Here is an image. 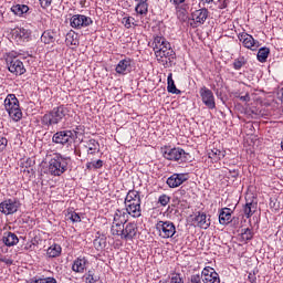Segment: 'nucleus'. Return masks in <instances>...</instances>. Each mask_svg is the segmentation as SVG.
<instances>
[{
  "instance_id": "nucleus-6",
  "label": "nucleus",
  "mask_w": 283,
  "mask_h": 283,
  "mask_svg": "<svg viewBox=\"0 0 283 283\" xmlns=\"http://www.w3.org/2000/svg\"><path fill=\"white\" fill-rule=\"evenodd\" d=\"M7 65L9 72H11V74H15V76L25 74V66L23 65V62L17 57L7 59Z\"/></svg>"
},
{
  "instance_id": "nucleus-16",
  "label": "nucleus",
  "mask_w": 283,
  "mask_h": 283,
  "mask_svg": "<svg viewBox=\"0 0 283 283\" xmlns=\"http://www.w3.org/2000/svg\"><path fill=\"white\" fill-rule=\"evenodd\" d=\"M207 19H209V10L207 8L192 12V21H195V23H200L202 25Z\"/></svg>"
},
{
  "instance_id": "nucleus-20",
  "label": "nucleus",
  "mask_w": 283,
  "mask_h": 283,
  "mask_svg": "<svg viewBox=\"0 0 283 283\" xmlns=\"http://www.w3.org/2000/svg\"><path fill=\"white\" fill-rule=\"evenodd\" d=\"M4 107L7 112L10 109H17L19 106V99L17 98V95L14 94H9L6 99H4Z\"/></svg>"
},
{
  "instance_id": "nucleus-17",
  "label": "nucleus",
  "mask_w": 283,
  "mask_h": 283,
  "mask_svg": "<svg viewBox=\"0 0 283 283\" xmlns=\"http://www.w3.org/2000/svg\"><path fill=\"white\" fill-rule=\"evenodd\" d=\"M11 36L15 41H28L30 39V31L24 28H17L11 31Z\"/></svg>"
},
{
  "instance_id": "nucleus-10",
  "label": "nucleus",
  "mask_w": 283,
  "mask_h": 283,
  "mask_svg": "<svg viewBox=\"0 0 283 283\" xmlns=\"http://www.w3.org/2000/svg\"><path fill=\"white\" fill-rule=\"evenodd\" d=\"M203 283H220V274L211 266H206L201 272Z\"/></svg>"
},
{
  "instance_id": "nucleus-29",
  "label": "nucleus",
  "mask_w": 283,
  "mask_h": 283,
  "mask_svg": "<svg viewBox=\"0 0 283 283\" xmlns=\"http://www.w3.org/2000/svg\"><path fill=\"white\" fill-rule=\"evenodd\" d=\"M167 83H168L167 90H168L169 94H180L181 93L180 90H178L176 87V83L174 82L172 73L168 74Z\"/></svg>"
},
{
  "instance_id": "nucleus-52",
  "label": "nucleus",
  "mask_w": 283,
  "mask_h": 283,
  "mask_svg": "<svg viewBox=\"0 0 283 283\" xmlns=\"http://www.w3.org/2000/svg\"><path fill=\"white\" fill-rule=\"evenodd\" d=\"M157 50H163L164 52H168V50H171V44L169 42H165L160 49Z\"/></svg>"
},
{
  "instance_id": "nucleus-14",
  "label": "nucleus",
  "mask_w": 283,
  "mask_h": 283,
  "mask_svg": "<svg viewBox=\"0 0 283 283\" xmlns=\"http://www.w3.org/2000/svg\"><path fill=\"white\" fill-rule=\"evenodd\" d=\"M155 55L157 56L158 61H161L163 63H172L174 59H176V52L174 49L168 51L155 50Z\"/></svg>"
},
{
  "instance_id": "nucleus-8",
  "label": "nucleus",
  "mask_w": 283,
  "mask_h": 283,
  "mask_svg": "<svg viewBox=\"0 0 283 283\" xmlns=\"http://www.w3.org/2000/svg\"><path fill=\"white\" fill-rule=\"evenodd\" d=\"M201 96V101L208 109H216V97L213 96V92L206 86H202L199 91Z\"/></svg>"
},
{
  "instance_id": "nucleus-3",
  "label": "nucleus",
  "mask_w": 283,
  "mask_h": 283,
  "mask_svg": "<svg viewBox=\"0 0 283 283\" xmlns=\"http://www.w3.org/2000/svg\"><path fill=\"white\" fill-rule=\"evenodd\" d=\"M163 156L166 160H181V163L189 160V153H186L182 148H165Z\"/></svg>"
},
{
  "instance_id": "nucleus-31",
  "label": "nucleus",
  "mask_w": 283,
  "mask_h": 283,
  "mask_svg": "<svg viewBox=\"0 0 283 283\" xmlns=\"http://www.w3.org/2000/svg\"><path fill=\"white\" fill-rule=\"evenodd\" d=\"M30 10V7L25 4H15L11 8V12L13 14H17V17H22V14H25Z\"/></svg>"
},
{
  "instance_id": "nucleus-44",
  "label": "nucleus",
  "mask_w": 283,
  "mask_h": 283,
  "mask_svg": "<svg viewBox=\"0 0 283 283\" xmlns=\"http://www.w3.org/2000/svg\"><path fill=\"white\" fill-rule=\"evenodd\" d=\"M30 283H56V279L54 277L32 279Z\"/></svg>"
},
{
  "instance_id": "nucleus-9",
  "label": "nucleus",
  "mask_w": 283,
  "mask_h": 283,
  "mask_svg": "<svg viewBox=\"0 0 283 283\" xmlns=\"http://www.w3.org/2000/svg\"><path fill=\"white\" fill-rule=\"evenodd\" d=\"M52 142L56 145H67V143H74L72 137V130H60L52 137Z\"/></svg>"
},
{
  "instance_id": "nucleus-11",
  "label": "nucleus",
  "mask_w": 283,
  "mask_h": 283,
  "mask_svg": "<svg viewBox=\"0 0 283 283\" xmlns=\"http://www.w3.org/2000/svg\"><path fill=\"white\" fill-rule=\"evenodd\" d=\"M93 21L92 18L76 14L71 18V28H87V25H92Z\"/></svg>"
},
{
  "instance_id": "nucleus-56",
  "label": "nucleus",
  "mask_w": 283,
  "mask_h": 283,
  "mask_svg": "<svg viewBox=\"0 0 283 283\" xmlns=\"http://www.w3.org/2000/svg\"><path fill=\"white\" fill-rule=\"evenodd\" d=\"M248 279H249V282H251V283H256L258 282V279L255 277V274L250 273Z\"/></svg>"
},
{
  "instance_id": "nucleus-21",
  "label": "nucleus",
  "mask_w": 283,
  "mask_h": 283,
  "mask_svg": "<svg viewBox=\"0 0 283 283\" xmlns=\"http://www.w3.org/2000/svg\"><path fill=\"white\" fill-rule=\"evenodd\" d=\"M128 220L129 219H128L127 212H125V210H116V212L114 214L113 224H122L124 227V224H127Z\"/></svg>"
},
{
  "instance_id": "nucleus-13",
  "label": "nucleus",
  "mask_w": 283,
  "mask_h": 283,
  "mask_svg": "<svg viewBox=\"0 0 283 283\" xmlns=\"http://www.w3.org/2000/svg\"><path fill=\"white\" fill-rule=\"evenodd\" d=\"M138 233V226L135 222H128L123 226L122 240H134Z\"/></svg>"
},
{
  "instance_id": "nucleus-37",
  "label": "nucleus",
  "mask_w": 283,
  "mask_h": 283,
  "mask_svg": "<svg viewBox=\"0 0 283 283\" xmlns=\"http://www.w3.org/2000/svg\"><path fill=\"white\" fill-rule=\"evenodd\" d=\"M148 8L149 6L147 4V2L142 1L136 6L135 11L137 12V14H147Z\"/></svg>"
},
{
  "instance_id": "nucleus-59",
  "label": "nucleus",
  "mask_w": 283,
  "mask_h": 283,
  "mask_svg": "<svg viewBox=\"0 0 283 283\" xmlns=\"http://www.w3.org/2000/svg\"><path fill=\"white\" fill-rule=\"evenodd\" d=\"M203 3H212L213 0H201Z\"/></svg>"
},
{
  "instance_id": "nucleus-27",
  "label": "nucleus",
  "mask_w": 283,
  "mask_h": 283,
  "mask_svg": "<svg viewBox=\"0 0 283 283\" xmlns=\"http://www.w3.org/2000/svg\"><path fill=\"white\" fill-rule=\"evenodd\" d=\"M85 264H87V260H85V258L77 259L72 265V271L75 273H83V271H85Z\"/></svg>"
},
{
  "instance_id": "nucleus-45",
  "label": "nucleus",
  "mask_w": 283,
  "mask_h": 283,
  "mask_svg": "<svg viewBox=\"0 0 283 283\" xmlns=\"http://www.w3.org/2000/svg\"><path fill=\"white\" fill-rule=\"evenodd\" d=\"M171 200V198H169V196L167 195H161L158 199L159 205H161V207H167V205H169V201Z\"/></svg>"
},
{
  "instance_id": "nucleus-46",
  "label": "nucleus",
  "mask_w": 283,
  "mask_h": 283,
  "mask_svg": "<svg viewBox=\"0 0 283 283\" xmlns=\"http://www.w3.org/2000/svg\"><path fill=\"white\" fill-rule=\"evenodd\" d=\"M67 217L72 222H81V216H78L76 212H69Z\"/></svg>"
},
{
  "instance_id": "nucleus-34",
  "label": "nucleus",
  "mask_w": 283,
  "mask_h": 283,
  "mask_svg": "<svg viewBox=\"0 0 283 283\" xmlns=\"http://www.w3.org/2000/svg\"><path fill=\"white\" fill-rule=\"evenodd\" d=\"M61 251H62L61 245L53 244L48 249L46 253L49 258H59V255H61Z\"/></svg>"
},
{
  "instance_id": "nucleus-22",
  "label": "nucleus",
  "mask_w": 283,
  "mask_h": 283,
  "mask_svg": "<svg viewBox=\"0 0 283 283\" xmlns=\"http://www.w3.org/2000/svg\"><path fill=\"white\" fill-rule=\"evenodd\" d=\"M85 148L87 149L88 156L98 154V151H101V145L98 142H96V139H88L86 142Z\"/></svg>"
},
{
  "instance_id": "nucleus-50",
  "label": "nucleus",
  "mask_w": 283,
  "mask_h": 283,
  "mask_svg": "<svg viewBox=\"0 0 283 283\" xmlns=\"http://www.w3.org/2000/svg\"><path fill=\"white\" fill-rule=\"evenodd\" d=\"M122 23L125 25V28L129 29L132 28V18H123Z\"/></svg>"
},
{
  "instance_id": "nucleus-12",
  "label": "nucleus",
  "mask_w": 283,
  "mask_h": 283,
  "mask_svg": "<svg viewBox=\"0 0 283 283\" xmlns=\"http://www.w3.org/2000/svg\"><path fill=\"white\" fill-rule=\"evenodd\" d=\"M239 41H241L248 50H252L253 52L260 48V42L253 39L249 33L239 34Z\"/></svg>"
},
{
  "instance_id": "nucleus-4",
  "label": "nucleus",
  "mask_w": 283,
  "mask_h": 283,
  "mask_svg": "<svg viewBox=\"0 0 283 283\" xmlns=\"http://www.w3.org/2000/svg\"><path fill=\"white\" fill-rule=\"evenodd\" d=\"M156 229L161 238H174L176 235V226L171 221H159Z\"/></svg>"
},
{
  "instance_id": "nucleus-25",
  "label": "nucleus",
  "mask_w": 283,
  "mask_h": 283,
  "mask_svg": "<svg viewBox=\"0 0 283 283\" xmlns=\"http://www.w3.org/2000/svg\"><path fill=\"white\" fill-rule=\"evenodd\" d=\"M54 31L52 30H46L42 33L41 35V41L42 43H44L45 45H50L52 43H54V41H56V38Z\"/></svg>"
},
{
  "instance_id": "nucleus-41",
  "label": "nucleus",
  "mask_w": 283,
  "mask_h": 283,
  "mask_svg": "<svg viewBox=\"0 0 283 283\" xmlns=\"http://www.w3.org/2000/svg\"><path fill=\"white\" fill-rule=\"evenodd\" d=\"M244 65H247V59H244V57H239V59L234 60V62H233L234 70H242V67H244Z\"/></svg>"
},
{
  "instance_id": "nucleus-55",
  "label": "nucleus",
  "mask_w": 283,
  "mask_h": 283,
  "mask_svg": "<svg viewBox=\"0 0 283 283\" xmlns=\"http://www.w3.org/2000/svg\"><path fill=\"white\" fill-rule=\"evenodd\" d=\"M218 8H219V10H224V8H227V1L220 0V1H219V4H218Z\"/></svg>"
},
{
  "instance_id": "nucleus-47",
  "label": "nucleus",
  "mask_w": 283,
  "mask_h": 283,
  "mask_svg": "<svg viewBox=\"0 0 283 283\" xmlns=\"http://www.w3.org/2000/svg\"><path fill=\"white\" fill-rule=\"evenodd\" d=\"M190 283H202V274H193L190 276Z\"/></svg>"
},
{
  "instance_id": "nucleus-18",
  "label": "nucleus",
  "mask_w": 283,
  "mask_h": 283,
  "mask_svg": "<svg viewBox=\"0 0 283 283\" xmlns=\"http://www.w3.org/2000/svg\"><path fill=\"white\" fill-rule=\"evenodd\" d=\"M2 242L6 247H15V244H19V237L14 232H4Z\"/></svg>"
},
{
  "instance_id": "nucleus-33",
  "label": "nucleus",
  "mask_w": 283,
  "mask_h": 283,
  "mask_svg": "<svg viewBox=\"0 0 283 283\" xmlns=\"http://www.w3.org/2000/svg\"><path fill=\"white\" fill-rule=\"evenodd\" d=\"M256 209H258V203H253V202L245 203V206L243 208L245 217L251 218V216H253V213L255 212Z\"/></svg>"
},
{
  "instance_id": "nucleus-38",
  "label": "nucleus",
  "mask_w": 283,
  "mask_h": 283,
  "mask_svg": "<svg viewBox=\"0 0 283 283\" xmlns=\"http://www.w3.org/2000/svg\"><path fill=\"white\" fill-rule=\"evenodd\" d=\"M112 235H119L123 239V224H113L111 228Z\"/></svg>"
},
{
  "instance_id": "nucleus-35",
  "label": "nucleus",
  "mask_w": 283,
  "mask_h": 283,
  "mask_svg": "<svg viewBox=\"0 0 283 283\" xmlns=\"http://www.w3.org/2000/svg\"><path fill=\"white\" fill-rule=\"evenodd\" d=\"M93 244L97 251L107 247V239L105 237H98L93 241Z\"/></svg>"
},
{
  "instance_id": "nucleus-26",
  "label": "nucleus",
  "mask_w": 283,
  "mask_h": 283,
  "mask_svg": "<svg viewBox=\"0 0 283 283\" xmlns=\"http://www.w3.org/2000/svg\"><path fill=\"white\" fill-rule=\"evenodd\" d=\"M195 221L197 222V227H200V229H209L211 227V222L207 221V214L206 213H199Z\"/></svg>"
},
{
  "instance_id": "nucleus-1",
  "label": "nucleus",
  "mask_w": 283,
  "mask_h": 283,
  "mask_svg": "<svg viewBox=\"0 0 283 283\" xmlns=\"http://www.w3.org/2000/svg\"><path fill=\"white\" fill-rule=\"evenodd\" d=\"M67 114H70L67 107H55L50 113H46L44 116H42V125H45L46 127L59 125V123H63L65 120V116H67Z\"/></svg>"
},
{
  "instance_id": "nucleus-61",
  "label": "nucleus",
  "mask_w": 283,
  "mask_h": 283,
  "mask_svg": "<svg viewBox=\"0 0 283 283\" xmlns=\"http://www.w3.org/2000/svg\"><path fill=\"white\" fill-rule=\"evenodd\" d=\"M1 250H2V253H3V248H1Z\"/></svg>"
},
{
  "instance_id": "nucleus-39",
  "label": "nucleus",
  "mask_w": 283,
  "mask_h": 283,
  "mask_svg": "<svg viewBox=\"0 0 283 283\" xmlns=\"http://www.w3.org/2000/svg\"><path fill=\"white\" fill-rule=\"evenodd\" d=\"M241 238L242 240H244L245 242H249V240L253 239V231H251V229L245 228L241 230Z\"/></svg>"
},
{
  "instance_id": "nucleus-62",
  "label": "nucleus",
  "mask_w": 283,
  "mask_h": 283,
  "mask_svg": "<svg viewBox=\"0 0 283 283\" xmlns=\"http://www.w3.org/2000/svg\"><path fill=\"white\" fill-rule=\"evenodd\" d=\"M4 251H8V248H6V250Z\"/></svg>"
},
{
  "instance_id": "nucleus-53",
  "label": "nucleus",
  "mask_w": 283,
  "mask_h": 283,
  "mask_svg": "<svg viewBox=\"0 0 283 283\" xmlns=\"http://www.w3.org/2000/svg\"><path fill=\"white\" fill-rule=\"evenodd\" d=\"M239 98L242 101V103H249V101H251V95L247 93L244 96H240Z\"/></svg>"
},
{
  "instance_id": "nucleus-19",
  "label": "nucleus",
  "mask_w": 283,
  "mask_h": 283,
  "mask_svg": "<svg viewBox=\"0 0 283 283\" xmlns=\"http://www.w3.org/2000/svg\"><path fill=\"white\" fill-rule=\"evenodd\" d=\"M115 71L117 74H128V72H132V60L119 61Z\"/></svg>"
},
{
  "instance_id": "nucleus-49",
  "label": "nucleus",
  "mask_w": 283,
  "mask_h": 283,
  "mask_svg": "<svg viewBox=\"0 0 283 283\" xmlns=\"http://www.w3.org/2000/svg\"><path fill=\"white\" fill-rule=\"evenodd\" d=\"M41 8H50L52 6V0H39Z\"/></svg>"
},
{
  "instance_id": "nucleus-57",
  "label": "nucleus",
  "mask_w": 283,
  "mask_h": 283,
  "mask_svg": "<svg viewBox=\"0 0 283 283\" xmlns=\"http://www.w3.org/2000/svg\"><path fill=\"white\" fill-rule=\"evenodd\" d=\"M0 262H4V264H8L10 266L13 261L11 259L0 258Z\"/></svg>"
},
{
  "instance_id": "nucleus-32",
  "label": "nucleus",
  "mask_w": 283,
  "mask_h": 283,
  "mask_svg": "<svg viewBox=\"0 0 283 283\" xmlns=\"http://www.w3.org/2000/svg\"><path fill=\"white\" fill-rule=\"evenodd\" d=\"M142 202L140 201V192L136 190H129L128 193L126 195L125 201L124 202Z\"/></svg>"
},
{
  "instance_id": "nucleus-36",
  "label": "nucleus",
  "mask_w": 283,
  "mask_h": 283,
  "mask_svg": "<svg viewBox=\"0 0 283 283\" xmlns=\"http://www.w3.org/2000/svg\"><path fill=\"white\" fill-rule=\"evenodd\" d=\"M85 134V126H76L75 129L71 130V136L73 140H76V138H81Z\"/></svg>"
},
{
  "instance_id": "nucleus-58",
  "label": "nucleus",
  "mask_w": 283,
  "mask_h": 283,
  "mask_svg": "<svg viewBox=\"0 0 283 283\" xmlns=\"http://www.w3.org/2000/svg\"><path fill=\"white\" fill-rule=\"evenodd\" d=\"M186 0H172L174 6H180L185 3Z\"/></svg>"
},
{
  "instance_id": "nucleus-63",
  "label": "nucleus",
  "mask_w": 283,
  "mask_h": 283,
  "mask_svg": "<svg viewBox=\"0 0 283 283\" xmlns=\"http://www.w3.org/2000/svg\"><path fill=\"white\" fill-rule=\"evenodd\" d=\"M4 251H8V248H6V250Z\"/></svg>"
},
{
  "instance_id": "nucleus-51",
  "label": "nucleus",
  "mask_w": 283,
  "mask_h": 283,
  "mask_svg": "<svg viewBox=\"0 0 283 283\" xmlns=\"http://www.w3.org/2000/svg\"><path fill=\"white\" fill-rule=\"evenodd\" d=\"M229 174L231 178H238L240 176V171L238 169H229Z\"/></svg>"
},
{
  "instance_id": "nucleus-42",
  "label": "nucleus",
  "mask_w": 283,
  "mask_h": 283,
  "mask_svg": "<svg viewBox=\"0 0 283 283\" xmlns=\"http://www.w3.org/2000/svg\"><path fill=\"white\" fill-rule=\"evenodd\" d=\"M103 167V160L98 159L97 161H88L86 164V169H101Z\"/></svg>"
},
{
  "instance_id": "nucleus-48",
  "label": "nucleus",
  "mask_w": 283,
  "mask_h": 283,
  "mask_svg": "<svg viewBox=\"0 0 283 283\" xmlns=\"http://www.w3.org/2000/svg\"><path fill=\"white\" fill-rule=\"evenodd\" d=\"M8 147V139L6 137L0 136V151H3Z\"/></svg>"
},
{
  "instance_id": "nucleus-2",
  "label": "nucleus",
  "mask_w": 283,
  "mask_h": 283,
  "mask_svg": "<svg viewBox=\"0 0 283 283\" xmlns=\"http://www.w3.org/2000/svg\"><path fill=\"white\" fill-rule=\"evenodd\" d=\"M67 171V161L61 156H55L49 161V174L51 176H63Z\"/></svg>"
},
{
  "instance_id": "nucleus-28",
  "label": "nucleus",
  "mask_w": 283,
  "mask_h": 283,
  "mask_svg": "<svg viewBox=\"0 0 283 283\" xmlns=\"http://www.w3.org/2000/svg\"><path fill=\"white\" fill-rule=\"evenodd\" d=\"M269 54H271V49L263 46L258 51L256 59L260 63H266Z\"/></svg>"
},
{
  "instance_id": "nucleus-30",
  "label": "nucleus",
  "mask_w": 283,
  "mask_h": 283,
  "mask_svg": "<svg viewBox=\"0 0 283 283\" xmlns=\"http://www.w3.org/2000/svg\"><path fill=\"white\" fill-rule=\"evenodd\" d=\"M7 112L10 116V118H12V120H14L15 123H19V120H21V118H23V113L21 112V106H18L17 108H11Z\"/></svg>"
},
{
  "instance_id": "nucleus-15",
  "label": "nucleus",
  "mask_w": 283,
  "mask_h": 283,
  "mask_svg": "<svg viewBox=\"0 0 283 283\" xmlns=\"http://www.w3.org/2000/svg\"><path fill=\"white\" fill-rule=\"evenodd\" d=\"M182 182H187V176L185 174H174L167 179V185L170 187V189L180 187Z\"/></svg>"
},
{
  "instance_id": "nucleus-40",
  "label": "nucleus",
  "mask_w": 283,
  "mask_h": 283,
  "mask_svg": "<svg viewBox=\"0 0 283 283\" xmlns=\"http://www.w3.org/2000/svg\"><path fill=\"white\" fill-rule=\"evenodd\" d=\"M86 280L88 283H96L101 280V276L94 273V270H90L86 274Z\"/></svg>"
},
{
  "instance_id": "nucleus-5",
  "label": "nucleus",
  "mask_w": 283,
  "mask_h": 283,
  "mask_svg": "<svg viewBox=\"0 0 283 283\" xmlns=\"http://www.w3.org/2000/svg\"><path fill=\"white\" fill-rule=\"evenodd\" d=\"M19 207H21V202L17 199H7L0 203V211L4 213V216H12V213H17L19 211Z\"/></svg>"
},
{
  "instance_id": "nucleus-23",
  "label": "nucleus",
  "mask_w": 283,
  "mask_h": 283,
  "mask_svg": "<svg viewBox=\"0 0 283 283\" xmlns=\"http://www.w3.org/2000/svg\"><path fill=\"white\" fill-rule=\"evenodd\" d=\"M219 222L220 224H229L231 222V209L222 208L219 213Z\"/></svg>"
},
{
  "instance_id": "nucleus-60",
  "label": "nucleus",
  "mask_w": 283,
  "mask_h": 283,
  "mask_svg": "<svg viewBox=\"0 0 283 283\" xmlns=\"http://www.w3.org/2000/svg\"><path fill=\"white\" fill-rule=\"evenodd\" d=\"M142 2L144 1V2H147V0H140Z\"/></svg>"
},
{
  "instance_id": "nucleus-24",
  "label": "nucleus",
  "mask_w": 283,
  "mask_h": 283,
  "mask_svg": "<svg viewBox=\"0 0 283 283\" xmlns=\"http://www.w3.org/2000/svg\"><path fill=\"white\" fill-rule=\"evenodd\" d=\"M224 156H226V151L220 150L218 148H212L210 151H208V158L213 160V163H218V160H222Z\"/></svg>"
},
{
  "instance_id": "nucleus-54",
  "label": "nucleus",
  "mask_w": 283,
  "mask_h": 283,
  "mask_svg": "<svg viewBox=\"0 0 283 283\" xmlns=\"http://www.w3.org/2000/svg\"><path fill=\"white\" fill-rule=\"evenodd\" d=\"M171 283H184L180 275H176L171 277Z\"/></svg>"
},
{
  "instance_id": "nucleus-7",
  "label": "nucleus",
  "mask_w": 283,
  "mask_h": 283,
  "mask_svg": "<svg viewBox=\"0 0 283 283\" xmlns=\"http://www.w3.org/2000/svg\"><path fill=\"white\" fill-rule=\"evenodd\" d=\"M142 201H124L125 213L129 218H140L143 216V209L140 208Z\"/></svg>"
},
{
  "instance_id": "nucleus-43",
  "label": "nucleus",
  "mask_w": 283,
  "mask_h": 283,
  "mask_svg": "<svg viewBox=\"0 0 283 283\" xmlns=\"http://www.w3.org/2000/svg\"><path fill=\"white\" fill-rule=\"evenodd\" d=\"M165 43H167L165 38H160V36L155 38V40H154V44H155L154 52H156V50L160 49Z\"/></svg>"
}]
</instances>
